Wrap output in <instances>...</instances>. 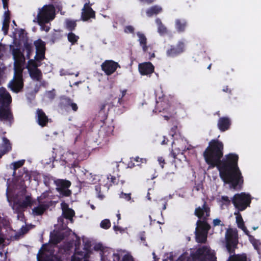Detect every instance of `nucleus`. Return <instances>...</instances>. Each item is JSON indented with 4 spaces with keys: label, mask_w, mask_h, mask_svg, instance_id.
Segmentation results:
<instances>
[{
    "label": "nucleus",
    "mask_w": 261,
    "mask_h": 261,
    "mask_svg": "<svg viewBox=\"0 0 261 261\" xmlns=\"http://www.w3.org/2000/svg\"><path fill=\"white\" fill-rule=\"evenodd\" d=\"M66 156L64 161L67 164L71 165L72 167L76 166V160L77 159L78 155L77 153L73 152L68 151L65 154Z\"/></svg>",
    "instance_id": "5701e85b"
},
{
    "label": "nucleus",
    "mask_w": 261,
    "mask_h": 261,
    "mask_svg": "<svg viewBox=\"0 0 261 261\" xmlns=\"http://www.w3.org/2000/svg\"><path fill=\"white\" fill-rule=\"evenodd\" d=\"M59 107L61 109L67 111L71 110L73 112H76L79 109L77 104L74 102L73 100L66 96H62L60 97Z\"/></svg>",
    "instance_id": "9d476101"
},
{
    "label": "nucleus",
    "mask_w": 261,
    "mask_h": 261,
    "mask_svg": "<svg viewBox=\"0 0 261 261\" xmlns=\"http://www.w3.org/2000/svg\"><path fill=\"white\" fill-rule=\"evenodd\" d=\"M10 22V21H7L5 20H3L2 30L4 31V33L5 35L8 34Z\"/></svg>",
    "instance_id": "8fccbe9b"
},
{
    "label": "nucleus",
    "mask_w": 261,
    "mask_h": 261,
    "mask_svg": "<svg viewBox=\"0 0 261 261\" xmlns=\"http://www.w3.org/2000/svg\"><path fill=\"white\" fill-rule=\"evenodd\" d=\"M49 207V204H40L32 209V214L34 216H41Z\"/></svg>",
    "instance_id": "393cba45"
},
{
    "label": "nucleus",
    "mask_w": 261,
    "mask_h": 261,
    "mask_svg": "<svg viewBox=\"0 0 261 261\" xmlns=\"http://www.w3.org/2000/svg\"><path fill=\"white\" fill-rule=\"evenodd\" d=\"M12 54L15 63L21 62L24 60V55L20 48H14L12 50Z\"/></svg>",
    "instance_id": "c85d7f7f"
},
{
    "label": "nucleus",
    "mask_w": 261,
    "mask_h": 261,
    "mask_svg": "<svg viewBox=\"0 0 261 261\" xmlns=\"http://www.w3.org/2000/svg\"><path fill=\"white\" fill-rule=\"evenodd\" d=\"M195 240L198 243H205L207 241V233L198 231H195Z\"/></svg>",
    "instance_id": "7c9ffc66"
},
{
    "label": "nucleus",
    "mask_w": 261,
    "mask_h": 261,
    "mask_svg": "<svg viewBox=\"0 0 261 261\" xmlns=\"http://www.w3.org/2000/svg\"><path fill=\"white\" fill-rule=\"evenodd\" d=\"M238 243L236 234L232 231H227L226 234V247L230 255L226 261H251L245 253L234 254Z\"/></svg>",
    "instance_id": "20e7f679"
},
{
    "label": "nucleus",
    "mask_w": 261,
    "mask_h": 261,
    "mask_svg": "<svg viewBox=\"0 0 261 261\" xmlns=\"http://www.w3.org/2000/svg\"><path fill=\"white\" fill-rule=\"evenodd\" d=\"M75 253L77 255H78L80 257H83L82 259L84 261H86V259H87V258L89 257L88 253L86 251H80V250H79L78 249L76 248L75 250Z\"/></svg>",
    "instance_id": "49530a36"
},
{
    "label": "nucleus",
    "mask_w": 261,
    "mask_h": 261,
    "mask_svg": "<svg viewBox=\"0 0 261 261\" xmlns=\"http://www.w3.org/2000/svg\"><path fill=\"white\" fill-rule=\"evenodd\" d=\"M12 97L4 88L0 89V121L11 127L14 122L11 107Z\"/></svg>",
    "instance_id": "f03ea898"
},
{
    "label": "nucleus",
    "mask_w": 261,
    "mask_h": 261,
    "mask_svg": "<svg viewBox=\"0 0 261 261\" xmlns=\"http://www.w3.org/2000/svg\"><path fill=\"white\" fill-rule=\"evenodd\" d=\"M155 22L158 25V32L161 35H164L167 34V29L163 24L161 20L159 18H157L155 19Z\"/></svg>",
    "instance_id": "2f4dec72"
},
{
    "label": "nucleus",
    "mask_w": 261,
    "mask_h": 261,
    "mask_svg": "<svg viewBox=\"0 0 261 261\" xmlns=\"http://www.w3.org/2000/svg\"><path fill=\"white\" fill-rule=\"evenodd\" d=\"M113 131V129L111 127L103 125L101 126L99 130V133L100 134L104 133L103 136H108L112 134Z\"/></svg>",
    "instance_id": "ea45409f"
},
{
    "label": "nucleus",
    "mask_w": 261,
    "mask_h": 261,
    "mask_svg": "<svg viewBox=\"0 0 261 261\" xmlns=\"http://www.w3.org/2000/svg\"><path fill=\"white\" fill-rule=\"evenodd\" d=\"M163 11L162 7L159 5H154L146 10V13L148 17H151L154 15H158Z\"/></svg>",
    "instance_id": "cd10ccee"
},
{
    "label": "nucleus",
    "mask_w": 261,
    "mask_h": 261,
    "mask_svg": "<svg viewBox=\"0 0 261 261\" xmlns=\"http://www.w3.org/2000/svg\"><path fill=\"white\" fill-rule=\"evenodd\" d=\"M10 225L9 221L7 217H1L0 216V232L3 227L7 228Z\"/></svg>",
    "instance_id": "a19ab883"
},
{
    "label": "nucleus",
    "mask_w": 261,
    "mask_h": 261,
    "mask_svg": "<svg viewBox=\"0 0 261 261\" xmlns=\"http://www.w3.org/2000/svg\"><path fill=\"white\" fill-rule=\"evenodd\" d=\"M37 62L35 59H30L28 62L27 66L28 70H29V69H37L39 65L37 64Z\"/></svg>",
    "instance_id": "79ce46f5"
},
{
    "label": "nucleus",
    "mask_w": 261,
    "mask_h": 261,
    "mask_svg": "<svg viewBox=\"0 0 261 261\" xmlns=\"http://www.w3.org/2000/svg\"><path fill=\"white\" fill-rule=\"evenodd\" d=\"M56 191L59 193L60 197H69L72 192L68 188L71 186V182L66 179H58L55 180Z\"/></svg>",
    "instance_id": "6e6552de"
},
{
    "label": "nucleus",
    "mask_w": 261,
    "mask_h": 261,
    "mask_svg": "<svg viewBox=\"0 0 261 261\" xmlns=\"http://www.w3.org/2000/svg\"><path fill=\"white\" fill-rule=\"evenodd\" d=\"M72 247V244L70 243H67L64 245V249L65 251H69Z\"/></svg>",
    "instance_id": "338daca9"
},
{
    "label": "nucleus",
    "mask_w": 261,
    "mask_h": 261,
    "mask_svg": "<svg viewBox=\"0 0 261 261\" xmlns=\"http://www.w3.org/2000/svg\"><path fill=\"white\" fill-rule=\"evenodd\" d=\"M17 202L19 203V206L25 208L31 207L34 204L35 200L32 199L31 195H27L25 196L24 199L22 201H17Z\"/></svg>",
    "instance_id": "bb28decb"
},
{
    "label": "nucleus",
    "mask_w": 261,
    "mask_h": 261,
    "mask_svg": "<svg viewBox=\"0 0 261 261\" xmlns=\"http://www.w3.org/2000/svg\"><path fill=\"white\" fill-rule=\"evenodd\" d=\"M232 203L238 212L243 211L250 206L251 202V197L250 194L244 192L234 195L232 199Z\"/></svg>",
    "instance_id": "423d86ee"
},
{
    "label": "nucleus",
    "mask_w": 261,
    "mask_h": 261,
    "mask_svg": "<svg viewBox=\"0 0 261 261\" xmlns=\"http://www.w3.org/2000/svg\"><path fill=\"white\" fill-rule=\"evenodd\" d=\"M121 95H119L118 99L117 100V104L116 105V107L119 106V105H121L123 103V98L125 96L126 94L127 90L123 89L120 91Z\"/></svg>",
    "instance_id": "a18cd8bd"
},
{
    "label": "nucleus",
    "mask_w": 261,
    "mask_h": 261,
    "mask_svg": "<svg viewBox=\"0 0 261 261\" xmlns=\"http://www.w3.org/2000/svg\"><path fill=\"white\" fill-rule=\"evenodd\" d=\"M25 163V160H19V161H18L17 162H14L12 164V165H13V169L14 170V174H15V172H16V170L20 168L21 167H22L24 164Z\"/></svg>",
    "instance_id": "c03bdc74"
},
{
    "label": "nucleus",
    "mask_w": 261,
    "mask_h": 261,
    "mask_svg": "<svg viewBox=\"0 0 261 261\" xmlns=\"http://www.w3.org/2000/svg\"><path fill=\"white\" fill-rule=\"evenodd\" d=\"M137 35L138 37V41L139 42L140 45L142 47L143 51L145 53H148L149 59L151 60L154 58L155 55L154 53L148 52L149 46L147 45V39L145 35L140 32H137Z\"/></svg>",
    "instance_id": "2eb2a0df"
},
{
    "label": "nucleus",
    "mask_w": 261,
    "mask_h": 261,
    "mask_svg": "<svg viewBox=\"0 0 261 261\" xmlns=\"http://www.w3.org/2000/svg\"><path fill=\"white\" fill-rule=\"evenodd\" d=\"M101 69L107 75L114 73L118 68H120L118 63L113 60H106L101 65Z\"/></svg>",
    "instance_id": "4468645a"
},
{
    "label": "nucleus",
    "mask_w": 261,
    "mask_h": 261,
    "mask_svg": "<svg viewBox=\"0 0 261 261\" xmlns=\"http://www.w3.org/2000/svg\"><path fill=\"white\" fill-rule=\"evenodd\" d=\"M93 249L95 251H100L103 252V250H104V247L102 244L97 243L94 246Z\"/></svg>",
    "instance_id": "4d7b16f0"
},
{
    "label": "nucleus",
    "mask_w": 261,
    "mask_h": 261,
    "mask_svg": "<svg viewBox=\"0 0 261 261\" xmlns=\"http://www.w3.org/2000/svg\"><path fill=\"white\" fill-rule=\"evenodd\" d=\"M62 31L61 30H55L51 34L50 41L54 43L55 42L61 40L63 37Z\"/></svg>",
    "instance_id": "72a5a7b5"
},
{
    "label": "nucleus",
    "mask_w": 261,
    "mask_h": 261,
    "mask_svg": "<svg viewBox=\"0 0 261 261\" xmlns=\"http://www.w3.org/2000/svg\"><path fill=\"white\" fill-rule=\"evenodd\" d=\"M100 226L101 228L107 229L111 227V222L109 219H104L101 221Z\"/></svg>",
    "instance_id": "de8ad7c7"
},
{
    "label": "nucleus",
    "mask_w": 261,
    "mask_h": 261,
    "mask_svg": "<svg viewBox=\"0 0 261 261\" xmlns=\"http://www.w3.org/2000/svg\"><path fill=\"white\" fill-rule=\"evenodd\" d=\"M4 17H5V18L4 20L10 21V11L8 10V9L7 10V11L5 12Z\"/></svg>",
    "instance_id": "0e129e2a"
},
{
    "label": "nucleus",
    "mask_w": 261,
    "mask_h": 261,
    "mask_svg": "<svg viewBox=\"0 0 261 261\" xmlns=\"http://www.w3.org/2000/svg\"><path fill=\"white\" fill-rule=\"evenodd\" d=\"M38 23L40 26L41 30L47 32L50 30V27L49 26L45 25V24L46 23H40L39 22H38Z\"/></svg>",
    "instance_id": "13d9d810"
},
{
    "label": "nucleus",
    "mask_w": 261,
    "mask_h": 261,
    "mask_svg": "<svg viewBox=\"0 0 261 261\" xmlns=\"http://www.w3.org/2000/svg\"><path fill=\"white\" fill-rule=\"evenodd\" d=\"M44 246L43 245L41 248ZM41 249L37 254V261H62L61 257L54 254H48L43 252Z\"/></svg>",
    "instance_id": "f3484780"
},
{
    "label": "nucleus",
    "mask_w": 261,
    "mask_h": 261,
    "mask_svg": "<svg viewBox=\"0 0 261 261\" xmlns=\"http://www.w3.org/2000/svg\"><path fill=\"white\" fill-rule=\"evenodd\" d=\"M108 106V110L110 108H112L113 107H116V105L115 104L114 101H111L110 102H108L107 101H105L103 103H101L99 107V111L98 113V117H100L101 115V118L100 119V121L104 123L105 120L107 119L108 114L105 111L106 106Z\"/></svg>",
    "instance_id": "412c9836"
},
{
    "label": "nucleus",
    "mask_w": 261,
    "mask_h": 261,
    "mask_svg": "<svg viewBox=\"0 0 261 261\" xmlns=\"http://www.w3.org/2000/svg\"><path fill=\"white\" fill-rule=\"evenodd\" d=\"M171 109V102L169 98L166 96L159 97L156 101V105L153 111L155 113L168 112Z\"/></svg>",
    "instance_id": "9b49d317"
},
{
    "label": "nucleus",
    "mask_w": 261,
    "mask_h": 261,
    "mask_svg": "<svg viewBox=\"0 0 261 261\" xmlns=\"http://www.w3.org/2000/svg\"><path fill=\"white\" fill-rule=\"evenodd\" d=\"M64 239V236L62 234L55 233L50 237L49 242L54 245H57Z\"/></svg>",
    "instance_id": "473e14b6"
},
{
    "label": "nucleus",
    "mask_w": 261,
    "mask_h": 261,
    "mask_svg": "<svg viewBox=\"0 0 261 261\" xmlns=\"http://www.w3.org/2000/svg\"><path fill=\"white\" fill-rule=\"evenodd\" d=\"M17 218L18 220H20L22 222H25L26 219L25 217V215L24 212L20 213L19 214H17Z\"/></svg>",
    "instance_id": "680f3d73"
},
{
    "label": "nucleus",
    "mask_w": 261,
    "mask_h": 261,
    "mask_svg": "<svg viewBox=\"0 0 261 261\" xmlns=\"http://www.w3.org/2000/svg\"><path fill=\"white\" fill-rule=\"evenodd\" d=\"M231 125V120L228 116L220 117L217 122V127L221 132L228 130Z\"/></svg>",
    "instance_id": "a211bd4d"
},
{
    "label": "nucleus",
    "mask_w": 261,
    "mask_h": 261,
    "mask_svg": "<svg viewBox=\"0 0 261 261\" xmlns=\"http://www.w3.org/2000/svg\"><path fill=\"white\" fill-rule=\"evenodd\" d=\"M83 257H80L75 253L71 256V261H84L82 259Z\"/></svg>",
    "instance_id": "052dcab7"
},
{
    "label": "nucleus",
    "mask_w": 261,
    "mask_h": 261,
    "mask_svg": "<svg viewBox=\"0 0 261 261\" xmlns=\"http://www.w3.org/2000/svg\"><path fill=\"white\" fill-rule=\"evenodd\" d=\"M119 197L124 199L126 201H129L131 199V193L126 194L122 192L119 195Z\"/></svg>",
    "instance_id": "3c124183"
},
{
    "label": "nucleus",
    "mask_w": 261,
    "mask_h": 261,
    "mask_svg": "<svg viewBox=\"0 0 261 261\" xmlns=\"http://www.w3.org/2000/svg\"><path fill=\"white\" fill-rule=\"evenodd\" d=\"M101 188L100 185H97L95 186V190L96 192L97 197L100 199L102 200L104 198L105 195L101 193Z\"/></svg>",
    "instance_id": "09e8293b"
},
{
    "label": "nucleus",
    "mask_w": 261,
    "mask_h": 261,
    "mask_svg": "<svg viewBox=\"0 0 261 261\" xmlns=\"http://www.w3.org/2000/svg\"><path fill=\"white\" fill-rule=\"evenodd\" d=\"M224 144L217 139H212L203 152V155L209 168L217 167L221 179L229 184L233 189L241 187L243 177L238 166L239 155L229 153L223 157Z\"/></svg>",
    "instance_id": "f257e3e1"
},
{
    "label": "nucleus",
    "mask_w": 261,
    "mask_h": 261,
    "mask_svg": "<svg viewBox=\"0 0 261 261\" xmlns=\"http://www.w3.org/2000/svg\"><path fill=\"white\" fill-rule=\"evenodd\" d=\"M74 215V211L71 208L64 210V211L62 212V215L64 218L70 221H72V218Z\"/></svg>",
    "instance_id": "c9c22d12"
},
{
    "label": "nucleus",
    "mask_w": 261,
    "mask_h": 261,
    "mask_svg": "<svg viewBox=\"0 0 261 261\" xmlns=\"http://www.w3.org/2000/svg\"><path fill=\"white\" fill-rule=\"evenodd\" d=\"M216 259L214 251L209 246L203 245L191 251L187 261H216Z\"/></svg>",
    "instance_id": "39448f33"
},
{
    "label": "nucleus",
    "mask_w": 261,
    "mask_h": 261,
    "mask_svg": "<svg viewBox=\"0 0 261 261\" xmlns=\"http://www.w3.org/2000/svg\"><path fill=\"white\" fill-rule=\"evenodd\" d=\"M30 229V226L23 225L20 229L19 231L21 233L23 236L24 234L27 233Z\"/></svg>",
    "instance_id": "603ef678"
},
{
    "label": "nucleus",
    "mask_w": 261,
    "mask_h": 261,
    "mask_svg": "<svg viewBox=\"0 0 261 261\" xmlns=\"http://www.w3.org/2000/svg\"><path fill=\"white\" fill-rule=\"evenodd\" d=\"M202 200L203 203L202 206L196 207L194 211V215L199 219L196 222L195 230L208 233L211 229V226L207 223L208 218L211 214V208L204 199H202Z\"/></svg>",
    "instance_id": "7ed1b4c3"
},
{
    "label": "nucleus",
    "mask_w": 261,
    "mask_h": 261,
    "mask_svg": "<svg viewBox=\"0 0 261 261\" xmlns=\"http://www.w3.org/2000/svg\"><path fill=\"white\" fill-rule=\"evenodd\" d=\"M158 161L159 162V164L161 166V167L162 168H164V165L165 164V159L163 157L160 156V157L158 158Z\"/></svg>",
    "instance_id": "69168bd1"
},
{
    "label": "nucleus",
    "mask_w": 261,
    "mask_h": 261,
    "mask_svg": "<svg viewBox=\"0 0 261 261\" xmlns=\"http://www.w3.org/2000/svg\"><path fill=\"white\" fill-rule=\"evenodd\" d=\"M132 161H135L137 163H146L147 162V160L145 158H140L139 156H136L135 158H130Z\"/></svg>",
    "instance_id": "864d4df0"
},
{
    "label": "nucleus",
    "mask_w": 261,
    "mask_h": 261,
    "mask_svg": "<svg viewBox=\"0 0 261 261\" xmlns=\"http://www.w3.org/2000/svg\"><path fill=\"white\" fill-rule=\"evenodd\" d=\"M187 149H188V148H187ZM186 150H187V149H186V147H185L184 148H176L174 149H172V150L171 151V152L170 153V155L174 159H175L176 158V156L177 155V154H178L180 153L181 154H183L184 152L185 151H186Z\"/></svg>",
    "instance_id": "4c0bfd02"
},
{
    "label": "nucleus",
    "mask_w": 261,
    "mask_h": 261,
    "mask_svg": "<svg viewBox=\"0 0 261 261\" xmlns=\"http://www.w3.org/2000/svg\"><path fill=\"white\" fill-rule=\"evenodd\" d=\"M76 25L77 24L76 21L75 20L69 19H67L65 20V28L68 31L70 32H72L73 31L75 30Z\"/></svg>",
    "instance_id": "f704fd0d"
},
{
    "label": "nucleus",
    "mask_w": 261,
    "mask_h": 261,
    "mask_svg": "<svg viewBox=\"0 0 261 261\" xmlns=\"http://www.w3.org/2000/svg\"><path fill=\"white\" fill-rule=\"evenodd\" d=\"M30 77L34 81L40 82L42 79L41 71L39 69H29Z\"/></svg>",
    "instance_id": "a878e982"
},
{
    "label": "nucleus",
    "mask_w": 261,
    "mask_h": 261,
    "mask_svg": "<svg viewBox=\"0 0 261 261\" xmlns=\"http://www.w3.org/2000/svg\"><path fill=\"white\" fill-rule=\"evenodd\" d=\"M11 150L12 145L10 141L6 137H3L2 148L0 149V159H1L4 155L8 153Z\"/></svg>",
    "instance_id": "b1692460"
},
{
    "label": "nucleus",
    "mask_w": 261,
    "mask_h": 261,
    "mask_svg": "<svg viewBox=\"0 0 261 261\" xmlns=\"http://www.w3.org/2000/svg\"><path fill=\"white\" fill-rule=\"evenodd\" d=\"M177 126L176 125L173 126L170 130V133L172 136H174L176 134Z\"/></svg>",
    "instance_id": "774afa93"
},
{
    "label": "nucleus",
    "mask_w": 261,
    "mask_h": 261,
    "mask_svg": "<svg viewBox=\"0 0 261 261\" xmlns=\"http://www.w3.org/2000/svg\"><path fill=\"white\" fill-rule=\"evenodd\" d=\"M55 17V9L53 5H45L39 9L37 15V22L48 23Z\"/></svg>",
    "instance_id": "0eeeda50"
},
{
    "label": "nucleus",
    "mask_w": 261,
    "mask_h": 261,
    "mask_svg": "<svg viewBox=\"0 0 261 261\" xmlns=\"http://www.w3.org/2000/svg\"><path fill=\"white\" fill-rule=\"evenodd\" d=\"M79 38H80L78 36L76 35L74 33H72V32H70L67 34L68 40L72 45L77 43Z\"/></svg>",
    "instance_id": "e433bc0d"
},
{
    "label": "nucleus",
    "mask_w": 261,
    "mask_h": 261,
    "mask_svg": "<svg viewBox=\"0 0 261 261\" xmlns=\"http://www.w3.org/2000/svg\"><path fill=\"white\" fill-rule=\"evenodd\" d=\"M36 47V54L35 59L37 61H41L45 59V43L41 39H39L34 42Z\"/></svg>",
    "instance_id": "f8f14e48"
},
{
    "label": "nucleus",
    "mask_w": 261,
    "mask_h": 261,
    "mask_svg": "<svg viewBox=\"0 0 261 261\" xmlns=\"http://www.w3.org/2000/svg\"><path fill=\"white\" fill-rule=\"evenodd\" d=\"M24 48L27 51V57L30 59L31 55L33 51V45L32 43H29L28 41L24 42Z\"/></svg>",
    "instance_id": "58836bf2"
},
{
    "label": "nucleus",
    "mask_w": 261,
    "mask_h": 261,
    "mask_svg": "<svg viewBox=\"0 0 261 261\" xmlns=\"http://www.w3.org/2000/svg\"><path fill=\"white\" fill-rule=\"evenodd\" d=\"M122 261H134V259L130 254H126L123 256Z\"/></svg>",
    "instance_id": "bf43d9fd"
},
{
    "label": "nucleus",
    "mask_w": 261,
    "mask_h": 261,
    "mask_svg": "<svg viewBox=\"0 0 261 261\" xmlns=\"http://www.w3.org/2000/svg\"><path fill=\"white\" fill-rule=\"evenodd\" d=\"M234 215H236V222L237 223L238 227L241 229L245 232V233L248 236L250 241L255 247V244L253 242V241H255V240L254 237L250 234L249 231L245 226L241 214L238 212L237 213L235 212Z\"/></svg>",
    "instance_id": "dca6fc26"
},
{
    "label": "nucleus",
    "mask_w": 261,
    "mask_h": 261,
    "mask_svg": "<svg viewBox=\"0 0 261 261\" xmlns=\"http://www.w3.org/2000/svg\"><path fill=\"white\" fill-rule=\"evenodd\" d=\"M95 17L94 11L92 9L89 3L85 4L82 9L81 19L83 21H87L90 18Z\"/></svg>",
    "instance_id": "6ab92c4d"
},
{
    "label": "nucleus",
    "mask_w": 261,
    "mask_h": 261,
    "mask_svg": "<svg viewBox=\"0 0 261 261\" xmlns=\"http://www.w3.org/2000/svg\"><path fill=\"white\" fill-rule=\"evenodd\" d=\"M37 122L41 127L47 126L48 122V117L42 109H38L36 112Z\"/></svg>",
    "instance_id": "4be33fe9"
},
{
    "label": "nucleus",
    "mask_w": 261,
    "mask_h": 261,
    "mask_svg": "<svg viewBox=\"0 0 261 261\" xmlns=\"http://www.w3.org/2000/svg\"><path fill=\"white\" fill-rule=\"evenodd\" d=\"M12 208L14 210V213L16 214L24 212L25 210V208L19 206V203L17 202H14Z\"/></svg>",
    "instance_id": "37998d69"
},
{
    "label": "nucleus",
    "mask_w": 261,
    "mask_h": 261,
    "mask_svg": "<svg viewBox=\"0 0 261 261\" xmlns=\"http://www.w3.org/2000/svg\"><path fill=\"white\" fill-rule=\"evenodd\" d=\"M175 28L179 33L185 31L187 26V21L184 19H177L175 21Z\"/></svg>",
    "instance_id": "c756f323"
},
{
    "label": "nucleus",
    "mask_w": 261,
    "mask_h": 261,
    "mask_svg": "<svg viewBox=\"0 0 261 261\" xmlns=\"http://www.w3.org/2000/svg\"><path fill=\"white\" fill-rule=\"evenodd\" d=\"M135 29L132 25H127L124 28V31L126 33H131L133 34L134 33Z\"/></svg>",
    "instance_id": "6e6d98bb"
},
{
    "label": "nucleus",
    "mask_w": 261,
    "mask_h": 261,
    "mask_svg": "<svg viewBox=\"0 0 261 261\" xmlns=\"http://www.w3.org/2000/svg\"><path fill=\"white\" fill-rule=\"evenodd\" d=\"M186 50V45L183 41H178L176 45H171L166 50V55L169 58H175Z\"/></svg>",
    "instance_id": "1a4fd4ad"
},
{
    "label": "nucleus",
    "mask_w": 261,
    "mask_h": 261,
    "mask_svg": "<svg viewBox=\"0 0 261 261\" xmlns=\"http://www.w3.org/2000/svg\"><path fill=\"white\" fill-rule=\"evenodd\" d=\"M9 87L14 92H19L23 87V81L21 72L16 73L13 80L9 83Z\"/></svg>",
    "instance_id": "ddd939ff"
},
{
    "label": "nucleus",
    "mask_w": 261,
    "mask_h": 261,
    "mask_svg": "<svg viewBox=\"0 0 261 261\" xmlns=\"http://www.w3.org/2000/svg\"><path fill=\"white\" fill-rule=\"evenodd\" d=\"M138 69L140 74L142 75L150 74L154 71V66L149 62L139 64Z\"/></svg>",
    "instance_id": "aec40b11"
},
{
    "label": "nucleus",
    "mask_w": 261,
    "mask_h": 261,
    "mask_svg": "<svg viewBox=\"0 0 261 261\" xmlns=\"http://www.w3.org/2000/svg\"><path fill=\"white\" fill-rule=\"evenodd\" d=\"M23 237V235L20 231L16 232L15 235L11 236V239L12 241L19 240L21 238Z\"/></svg>",
    "instance_id": "5fc2aeb1"
},
{
    "label": "nucleus",
    "mask_w": 261,
    "mask_h": 261,
    "mask_svg": "<svg viewBox=\"0 0 261 261\" xmlns=\"http://www.w3.org/2000/svg\"><path fill=\"white\" fill-rule=\"evenodd\" d=\"M221 200L222 201L224 202V204L226 205H229L230 203V200L227 196H222L221 198Z\"/></svg>",
    "instance_id": "e2e57ef3"
}]
</instances>
